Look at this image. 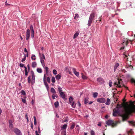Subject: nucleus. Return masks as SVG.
I'll use <instances>...</instances> for the list:
<instances>
[{
  "mask_svg": "<svg viewBox=\"0 0 135 135\" xmlns=\"http://www.w3.org/2000/svg\"><path fill=\"white\" fill-rule=\"evenodd\" d=\"M13 132L17 135H22L20 130L17 128L14 129Z\"/></svg>",
  "mask_w": 135,
  "mask_h": 135,
  "instance_id": "nucleus-5",
  "label": "nucleus"
},
{
  "mask_svg": "<svg viewBox=\"0 0 135 135\" xmlns=\"http://www.w3.org/2000/svg\"><path fill=\"white\" fill-rule=\"evenodd\" d=\"M51 93H53V94H55L56 93V92L55 91V90L53 88H51Z\"/></svg>",
  "mask_w": 135,
  "mask_h": 135,
  "instance_id": "nucleus-19",
  "label": "nucleus"
},
{
  "mask_svg": "<svg viewBox=\"0 0 135 135\" xmlns=\"http://www.w3.org/2000/svg\"><path fill=\"white\" fill-rule=\"evenodd\" d=\"M129 42L128 40H126V41H124L122 43V45L123 46V47H122L120 49V50H123L124 49V46L125 45L126 46H127Z\"/></svg>",
  "mask_w": 135,
  "mask_h": 135,
  "instance_id": "nucleus-7",
  "label": "nucleus"
},
{
  "mask_svg": "<svg viewBox=\"0 0 135 135\" xmlns=\"http://www.w3.org/2000/svg\"><path fill=\"white\" fill-rule=\"evenodd\" d=\"M37 71L38 73H41L42 72L41 69H40V68H38L37 69Z\"/></svg>",
  "mask_w": 135,
  "mask_h": 135,
  "instance_id": "nucleus-31",
  "label": "nucleus"
},
{
  "mask_svg": "<svg viewBox=\"0 0 135 135\" xmlns=\"http://www.w3.org/2000/svg\"><path fill=\"white\" fill-rule=\"evenodd\" d=\"M79 16V15L78 14H75V16L74 17V18L75 20L76 19V18L78 17Z\"/></svg>",
  "mask_w": 135,
  "mask_h": 135,
  "instance_id": "nucleus-45",
  "label": "nucleus"
},
{
  "mask_svg": "<svg viewBox=\"0 0 135 135\" xmlns=\"http://www.w3.org/2000/svg\"><path fill=\"white\" fill-rule=\"evenodd\" d=\"M79 31H77L76 33H75L74 34V36H73V39H75V38L76 37H77L78 36V35L79 34Z\"/></svg>",
  "mask_w": 135,
  "mask_h": 135,
  "instance_id": "nucleus-15",
  "label": "nucleus"
},
{
  "mask_svg": "<svg viewBox=\"0 0 135 135\" xmlns=\"http://www.w3.org/2000/svg\"><path fill=\"white\" fill-rule=\"evenodd\" d=\"M25 118H27V122H28V116H27V115H26L25 117Z\"/></svg>",
  "mask_w": 135,
  "mask_h": 135,
  "instance_id": "nucleus-60",
  "label": "nucleus"
},
{
  "mask_svg": "<svg viewBox=\"0 0 135 135\" xmlns=\"http://www.w3.org/2000/svg\"><path fill=\"white\" fill-rule=\"evenodd\" d=\"M24 52H26L27 53H28V51H27V50L26 49V48H25L24 49Z\"/></svg>",
  "mask_w": 135,
  "mask_h": 135,
  "instance_id": "nucleus-59",
  "label": "nucleus"
},
{
  "mask_svg": "<svg viewBox=\"0 0 135 135\" xmlns=\"http://www.w3.org/2000/svg\"><path fill=\"white\" fill-rule=\"evenodd\" d=\"M27 68L28 72H29L30 70V66L29 64L27 65Z\"/></svg>",
  "mask_w": 135,
  "mask_h": 135,
  "instance_id": "nucleus-54",
  "label": "nucleus"
},
{
  "mask_svg": "<svg viewBox=\"0 0 135 135\" xmlns=\"http://www.w3.org/2000/svg\"><path fill=\"white\" fill-rule=\"evenodd\" d=\"M31 59L32 60H35L36 59L35 55H32L31 56Z\"/></svg>",
  "mask_w": 135,
  "mask_h": 135,
  "instance_id": "nucleus-27",
  "label": "nucleus"
},
{
  "mask_svg": "<svg viewBox=\"0 0 135 135\" xmlns=\"http://www.w3.org/2000/svg\"><path fill=\"white\" fill-rule=\"evenodd\" d=\"M114 84L115 85H117V86L119 88H120L121 87V86L120 85H118L119 84H118V81H117L115 82L114 83Z\"/></svg>",
  "mask_w": 135,
  "mask_h": 135,
  "instance_id": "nucleus-28",
  "label": "nucleus"
},
{
  "mask_svg": "<svg viewBox=\"0 0 135 135\" xmlns=\"http://www.w3.org/2000/svg\"><path fill=\"white\" fill-rule=\"evenodd\" d=\"M40 54L41 55V57H42L43 58V59H44L45 60V56L44 55V54Z\"/></svg>",
  "mask_w": 135,
  "mask_h": 135,
  "instance_id": "nucleus-50",
  "label": "nucleus"
},
{
  "mask_svg": "<svg viewBox=\"0 0 135 135\" xmlns=\"http://www.w3.org/2000/svg\"><path fill=\"white\" fill-rule=\"evenodd\" d=\"M39 55L40 58V61L42 65H43V67H44V66H45V65L44 64V59L41 57V55L40 54V53L39 54Z\"/></svg>",
  "mask_w": 135,
  "mask_h": 135,
  "instance_id": "nucleus-13",
  "label": "nucleus"
},
{
  "mask_svg": "<svg viewBox=\"0 0 135 135\" xmlns=\"http://www.w3.org/2000/svg\"><path fill=\"white\" fill-rule=\"evenodd\" d=\"M82 78L84 79H87V77L85 75H82Z\"/></svg>",
  "mask_w": 135,
  "mask_h": 135,
  "instance_id": "nucleus-52",
  "label": "nucleus"
},
{
  "mask_svg": "<svg viewBox=\"0 0 135 135\" xmlns=\"http://www.w3.org/2000/svg\"><path fill=\"white\" fill-rule=\"evenodd\" d=\"M13 125L12 124H9V127L10 129H12L13 128Z\"/></svg>",
  "mask_w": 135,
  "mask_h": 135,
  "instance_id": "nucleus-56",
  "label": "nucleus"
},
{
  "mask_svg": "<svg viewBox=\"0 0 135 135\" xmlns=\"http://www.w3.org/2000/svg\"><path fill=\"white\" fill-rule=\"evenodd\" d=\"M26 56L25 55V56L24 57V58L23 59H22V62H23L24 61H25L26 59Z\"/></svg>",
  "mask_w": 135,
  "mask_h": 135,
  "instance_id": "nucleus-46",
  "label": "nucleus"
},
{
  "mask_svg": "<svg viewBox=\"0 0 135 135\" xmlns=\"http://www.w3.org/2000/svg\"><path fill=\"white\" fill-rule=\"evenodd\" d=\"M55 77L56 80H59L60 79L61 76L59 74H58L56 75Z\"/></svg>",
  "mask_w": 135,
  "mask_h": 135,
  "instance_id": "nucleus-26",
  "label": "nucleus"
},
{
  "mask_svg": "<svg viewBox=\"0 0 135 135\" xmlns=\"http://www.w3.org/2000/svg\"><path fill=\"white\" fill-rule=\"evenodd\" d=\"M37 66V63L35 61L32 62V66L33 68H35Z\"/></svg>",
  "mask_w": 135,
  "mask_h": 135,
  "instance_id": "nucleus-22",
  "label": "nucleus"
},
{
  "mask_svg": "<svg viewBox=\"0 0 135 135\" xmlns=\"http://www.w3.org/2000/svg\"><path fill=\"white\" fill-rule=\"evenodd\" d=\"M74 102H73L71 104V106L73 108H74L75 107V106L76 105V104L74 105Z\"/></svg>",
  "mask_w": 135,
  "mask_h": 135,
  "instance_id": "nucleus-37",
  "label": "nucleus"
},
{
  "mask_svg": "<svg viewBox=\"0 0 135 135\" xmlns=\"http://www.w3.org/2000/svg\"><path fill=\"white\" fill-rule=\"evenodd\" d=\"M53 72L54 75H56L57 74V71L55 70H54L53 71Z\"/></svg>",
  "mask_w": 135,
  "mask_h": 135,
  "instance_id": "nucleus-48",
  "label": "nucleus"
},
{
  "mask_svg": "<svg viewBox=\"0 0 135 135\" xmlns=\"http://www.w3.org/2000/svg\"><path fill=\"white\" fill-rule=\"evenodd\" d=\"M52 98L53 99H55V94H53L52 95Z\"/></svg>",
  "mask_w": 135,
  "mask_h": 135,
  "instance_id": "nucleus-58",
  "label": "nucleus"
},
{
  "mask_svg": "<svg viewBox=\"0 0 135 135\" xmlns=\"http://www.w3.org/2000/svg\"><path fill=\"white\" fill-rule=\"evenodd\" d=\"M131 82L132 83H134L135 85V80L133 78H132L131 79ZM134 97L135 98V94L134 95Z\"/></svg>",
  "mask_w": 135,
  "mask_h": 135,
  "instance_id": "nucleus-34",
  "label": "nucleus"
},
{
  "mask_svg": "<svg viewBox=\"0 0 135 135\" xmlns=\"http://www.w3.org/2000/svg\"><path fill=\"white\" fill-rule=\"evenodd\" d=\"M122 81L121 79L119 80V79H118V83L119 84H122Z\"/></svg>",
  "mask_w": 135,
  "mask_h": 135,
  "instance_id": "nucleus-36",
  "label": "nucleus"
},
{
  "mask_svg": "<svg viewBox=\"0 0 135 135\" xmlns=\"http://www.w3.org/2000/svg\"><path fill=\"white\" fill-rule=\"evenodd\" d=\"M97 101L98 103H105L106 99L103 98H99L97 99Z\"/></svg>",
  "mask_w": 135,
  "mask_h": 135,
  "instance_id": "nucleus-6",
  "label": "nucleus"
},
{
  "mask_svg": "<svg viewBox=\"0 0 135 135\" xmlns=\"http://www.w3.org/2000/svg\"><path fill=\"white\" fill-rule=\"evenodd\" d=\"M59 103L58 101H57L54 103V105L56 108H57L59 106Z\"/></svg>",
  "mask_w": 135,
  "mask_h": 135,
  "instance_id": "nucleus-23",
  "label": "nucleus"
},
{
  "mask_svg": "<svg viewBox=\"0 0 135 135\" xmlns=\"http://www.w3.org/2000/svg\"><path fill=\"white\" fill-rule=\"evenodd\" d=\"M119 64L118 63H116L114 67V71H115L117 69V68L119 66Z\"/></svg>",
  "mask_w": 135,
  "mask_h": 135,
  "instance_id": "nucleus-20",
  "label": "nucleus"
},
{
  "mask_svg": "<svg viewBox=\"0 0 135 135\" xmlns=\"http://www.w3.org/2000/svg\"><path fill=\"white\" fill-rule=\"evenodd\" d=\"M110 103V100L108 98L107 100V102L105 103V104L107 105H109Z\"/></svg>",
  "mask_w": 135,
  "mask_h": 135,
  "instance_id": "nucleus-18",
  "label": "nucleus"
},
{
  "mask_svg": "<svg viewBox=\"0 0 135 135\" xmlns=\"http://www.w3.org/2000/svg\"><path fill=\"white\" fill-rule=\"evenodd\" d=\"M21 93L22 94L24 95H26V93L25 91L23 90H22L21 91Z\"/></svg>",
  "mask_w": 135,
  "mask_h": 135,
  "instance_id": "nucleus-38",
  "label": "nucleus"
},
{
  "mask_svg": "<svg viewBox=\"0 0 135 135\" xmlns=\"http://www.w3.org/2000/svg\"><path fill=\"white\" fill-rule=\"evenodd\" d=\"M98 125L99 126H101V123H99L98 124Z\"/></svg>",
  "mask_w": 135,
  "mask_h": 135,
  "instance_id": "nucleus-61",
  "label": "nucleus"
},
{
  "mask_svg": "<svg viewBox=\"0 0 135 135\" xmlns=\"http://www.w3.org/2000/svg\"><path fill=\"white\" fill-rule=\"evenodd\" d=\"M73 70L74 73L76 76H79V72L76 71V69H75V68H73Z\"/></svg>",
  "mask_w": 135,
  "mask_h": 135,
  "instance_id": "nucleus-14",
  "label": "nucleus"
},
{
  "mask_svg": "<svg viewBox=\"0 0 135 135\" xmlns=\"http://www.w3.org/2000/svg\"><path fill=\"white\" fill-rule=\"evenodd\" d=\"M26 40H28L30 36V31L29 29H27L26 32Z\"/></svg>",
  "mask_w": 135,
  "mask_h": 135,
  "instance_id": "nucleus-11",
  "label": "nucleus"
},
{
  "mask_svg": "<svg viewBox=\"0 0 135 135\" xmlns=\"http://www.w3.org/2000/svg\"><path fill=\"white\" fill-rule=\"evenodd\" d=\"M114 84L115 85H117V86L119 88H120L121 87V86L120 85H118L119 84H118V81H117L115 82L114 83Z\"/></svg>",
  "mask_w": 135,
  "mask_h": 135,
  "instance_id": "nucleus-29",
  "label": "nucleus"
},
{
  "mask_svg": "<svg viewBox=\"0 0 135 135\" xmlns=\"http://www.w3.org/2000/svg\"><path fill=\"white\" fill-rule=\"evenodd\" d=\"M117 123L116 122H114L113 120H108L107 122V124L108 126H111L112 127L115 126L117 125Z\"/></svg>",
  "mask_w": 135,
  "mask_h": 135,
  "instance_id": "nucleus-3",
  "label": "nucleus"
},
{
  "mask_svg": "<svg viewBox=\"0 0 135 135\" xmlns=\"http://www.w3.org/2000/svg\"><path fill=\"white\" fill-rule=\"evenodd\" d=\"M31 75L32 77L31 83L32 84H33L35 81V75L33 71L32 70L31 71Z\"/></svg>",
  "mask_w": 135,
  "mask_h": 135,
  "instance_id": "nucleus-4",
  "label": "nucleus"
},
{
  "mask_svg": "<svg viewBox=\"0 0 135 135\" xmlns=\"http://www.w3.org/2000/svg\"><path fill=\"white\" fill-rule=\"evenodd\" d=\"M69 101L70 103H71L73 102V98L71 97H70L69 98Z\"/></svg>",
  "mask_w": 135,
  "mask_h": 135,
  "instance_id": "nucleus-41",
  "label": "nucleus"
},
{
  "mask_svg": "<svg viewBox=\"0 0 135 135\" xmlns=\"http://www.w3.org/2000/svg\"><path fill=\"white\" fill-rule=\"evenodd\" d=\"M51 81L53 83H54L55 82V79L54 77H52Z\"/></svg>",
  "mask_w": 135,
  "mask_h": 135,
  "instance_id": "nucleus-42",
  "label": "nucleus"
},
{
  "mask_svg": "<svg viewBox=\"0 0 135 135\" xmlns=\"http://www.w3.org/2000/svg\"><path fill=\"white\" fill-rule=\"evenodd\" d=\"M45 69L46 71V74H47L49 72V68L47 67H45Z\"/></svg>",
  "mask_w": 135,
  "mask_h": 135,
  "instance_id": "nucleus-40",
  "label": "nucleus"
},
{
  "mask_svg": "<svg viewBox=\"0 0 135 135\" xmlns=\"http://www.w3.org/2000/svg\"><path fill=\"white\" fill-rule=\"evenodd\" d=\"M5 5H10V4L8 3L7 2H6L5 3Z\"/></svg>",
  "mask_w": 135,
  "mask_h": 135,
  "instance_id": "nucleus-62",
  "label": "nucleus"
},
{
  "mask_svg": "<svg viewBox=\"0 0 135 135\" xmlns=\"http://www.w3.org/2000/svg\"><path fill=\"white\" fill-rule=\"evenodd\" d=\"M35 133L36 134V135H39V134L38 133V131H35Z\"/></svg>",
  "mask_w": 135,
  "mask_h": 135,
  "instance_id": "nucleus-64",
  "label": "nucleus"
},
{
  "mask_svg": "<svg viewBox=\"0 0 135 135\" xmlns=\"http://www.w3.org/2000/svg\"><path fill=\"white\" fill-rule=\"evenodd\" d=\"M33 119H34V124L35 125H36L37 124V123L36 121V118L34 116L33 117Z\"/></svg>",
  "mask_w": 135,
  "mask_h": 135,
  "instance_id": "nucleus-32",
  "label": "nucleus"
},
{
  "mask_svg": "<svg viewBox=\"0 0 135 135\" xmlns=\"http://www.w3.org/2000/svg\"><path fill=\"white\" fill-rule=\"evenodd\" d=\"M75 126V124L74 123H73L70 127V128L71 129H73Z\"/></svg>",
  "mask_w": 135,
  "mask_h": 135,
  "instance_id": "nucleus-35",
  "label": "nucleus"
},
{
  "mask_svg": "<svg viewBox=\"0 0 135 135\" xmlns=\"http://www.w3.org/2000/svg\"><path fill=\"white\" fill-rule=\"evenodd\" d=\"M60 96L61 97L63 98L64 99L65 98V95L63 92H61L60 93Z\"/></svg>",
  "mask_w": 135,
  "mask_h": 135,
  "instance_id": "nucleus-17",
  "label": "nucleus"
},
{
  "mask_svg": "<svg viewBox=\"0 0 135 135\" xmlns=\"http://www.w3.org/2000/svg\"><path fill=\"white\" fill-rule=\"evenodd\" d=\"M58 91L59 92V93H60L61 92H62V88H61L60 86H58Z\"/></svg>",
  "mask_w": 135,
  "mask_h": 135,
  "instance_id": "nucleus-33",
  "label": "nucleus"
},
{
  "mask_svg": "<svg viewBox=\"0 0 135 135\" xmlns=\"http://www.w3.org/2000/svg\"><path fill=\"white\" fill-rule=\"evenodd\" d=\"M97 17V15L95 13H92L90 15L87 24L88 26L91 25L92 21L94 20L95 19V17Z\"/></svg>",
  "mask_w": 135,
  "mask_h": 135,
  "instance_id": "nucleus-2",
  "label": "nucleus"
},
{
  "mask_svg": "<svg viewBox=\"0 0 135 135\" xmlns=\"http://www.w3.org/2000/svg\"><path fill=\"white\" fill-rule=\"evenodd\" d=\"M9 124L11 125V124H12V122L11 120H10L9 121Z\"/></svg>",
  "mask_w": 135,
  "mask_h": 135,
  "instance_id": "nucleus-57",
  "label": "nucleus"
},
{
  "mask_svg": "<svg viewBox=\"0 0 135 135\" xmlns=\"http://www.w3.org/2000/svg\"><path fill=\"white\" fill-rule=\"evenodd\" d=\"M22 99V101L23 103L26 104V100L25 99H24L22 98H21Z\"/></svg>",
  "mask_w": 135,
  "mask_h": 135,
  "instance_id": "nucleus-44",
  "label": "nucleus"
},
{
  "mask_svg": "<svg viewBox=\"0 0 135 135\" xmlns=\"http://www.w3.org/2000/svg\"><path fill=\"white\" fill-rule=\"evenodd\" d=\"M89 103V101H88V98H85V99L84 102V104H87V103Z\"/></svg>",
  "mask_w": 135,
  "mask_h": 135,
  "instance_id": "nucleus-30",
  "label": "nucleus"
},
{
  "mask_svg": "<svg viewBox=\"0 0 135 135\" xmlns=\"http://www.w3.org/2000/svg\"><path fill=\"white\" fill-rule=\"evenodd\" d=\"M119 112V111L118 109V106H117L116 107V108L114 109L113 110V115H116V114H118Z\"/></svg>",
  "mask_w": 135,
  "mask_h": 135,
  "instance_id": "nucleus-9",
  "label": "nucleus"
},
{
  "mask_svg": "<svg viewBox=\"0 0 135 135\" xmlns=\"http://www.w3.org/2000/svg\"><path fill=\"white\" fill-rule=\"evenodd\" d=\"M46 74H44V78H43V81H46Z\"/></svg>",
  "mask_w": 135,
  "mask_h": 135,
  "instance_id": "nucleus-47",
  "label": "nucleus"
},
{
  "mask_svg": "<svg viewBox=\"0 0 135 135\" xmlns=\"http://www.w3.org/2000/svg\"><path fill=\"white\" fill-rule=\"evenodd\" d=\"M47 81L49 83H50V79L49 78V77H48L47 78Z\"/></svg>",
  "mask_w": 135,
  "mask_h": 135,
  "instance_id": "nucleus-53",
  "label": "nucleus"
},
{
  "mask_svg": "<svg viewBox=\"0 0 135 135\" xmlns=\"http://www.w3.org/2000/svg\"><path fill=\"white\" fill-rule=\"evenodd\" d=\"M67 126V125L65 124H64L62 127V128L63 129H66Z\"/></svg>",
  "mask_w": 135,
  "mask_h": 135,
  "instance_id": "nucleus-39",
  "label": "nucleus"
},
{
  "mask_svg": "<svg viewBox=\"0 0 135 135\" xmlns=\"http://www.w3.org/2000/svg\"><path fill=\"white\" fill-rule=\"evenodd\" d=\"M97 81L99 84H102L104 82V81L103 78L101 77L98 78L97 79Z\"/></svg>",
  "mask_w": 135,
  "mask_h": 135,
  "instance_id": "nucleus-10",
  "label": "nucleus"
},
{
  "mask_svg": "<svg viewBox=\"0 0 135 135\" xmlns=\"http://www.w3.org/2000/svg\"><path fill=\"white\" fill-rule=\"evenodd\" d=\"M24 65L20 63V66L21 67H22L23 66L24 67V66H25Z\"/></svg>",
  "mask_w": 135,
  "mask_h": 135,
  "instance_id": "nucleus-55",
  "label": "nucleus"
},
{
  "mask_svg": "<svg viewBox=\"0 0 135 135\" xmlns=\"http://www.w3.org/2000/svg\"><path fill=\"white\" fill-rule=\"evenodd\" d=\"M129 110L128 109H126L124 113L120 115L122 118V121L124 122L126 121L129 118Z\"/></svg>",
  "mask_w": 135,
  "mask_h": 135,
  "instance_id": "nucleus-1",
  "label": "nucleus"
},
{
  "mask_svg": "<svg viewBox=\"0 0 135 135\" xmlns=\"http://www.w3.org/2000/svg\"><path fill=\"white\" fill-rule=\"evenodd\" d=\"M98 95L97 92L94 93L93 94V97L94 98H96Z\"/></svg>",
  "mask_w": 135,
  "mask_h": 135,
  "instance_id": "nucleus-25",
  "label": "nucleus"
},
{
  "mask_svg": "<svg viewBox=\"0 0 135 135\" xmlns=\"http://www.w3.org/2000/svg\"><path fill=\"white\" fill-rule=\"evenodd\" d=\"M91 135H95V132L93 131H91Z\"/></svg>",
  "mask_w": 135,
  "mask_h": 135,
  "instance_id": "nucleus-49",
  "label": "nucleus"
},
{
  "mask_svg": "<svg viewBox=\"0 0 135 135\" xmlns=\"http://www.w3.org/2000/svg\"><path fill=\"white\" fill-rule=\"evenodd\" d=\"M38 133H40V128L39 127H38Z\"/></svg>",
  "mask_w": 135,
  "mask_h": 135,
  "instance_id": "nucleus-63",
  "label": "nucleus"
},
{
  "mask_svg": "<svg viewBox=\"0 0 135 135\" xmlns=\"http://www.w3.org/2000/svg\"><path fill=\"white\" fill-rule=\"evenodd\" d=\"M30 29L31 31V37L32 38H33L34 36V31L33 30V27L32 25H31L30 27Z\"/></svg>",
  "mask_w": 135,
  "mask_h": 135,
  "instance_id": "nucleus-8",
  "label": "nucleus"
},
{
  "mask_svg": "<svg viewBox=\"0 0 135 135\" xmlns=\"http://www.w3.org/2000/svg\"><path fill=\"white\" fill-rule=\"evenodd\" d=\"M130 104L132 106L131 108L133 109L134 111H135V101L132 102L130 101Z\"/></svg>",
  "mask_w": 135,
  "mask_h": 135,
  "instance_id": "nucleus-12",
  "label": "nucleus"
},
{
  "mask_svg": "<svg viewBox=\"0 0 135 135\" xmlns=\"http://www.w3.org/2000/svg\"><path fill=\"white\" fill-rule=\"evenodd\" d=\"M61 134L62 135H66V131H64L61 132Z\"/></svg>",
  "mask_w": 135,
  "mask_h": 135,
  "instance_id": "nucleus-51",
  "label": "nucleus"
},
{
  "mask_svg": "<svg viewBox=\"0 0 135 135\" xmlns=\"http://www.w3.org/2000/svg\"><path fill=\"white\" fill-rule=\"evenodd\" d=\"M112 83L111 82V81L110 80L109 82V85L110 87H111L112 86Z\"/></svg>",
  "mask_w": 135,
  "mask_h": 135,
  "instance_id": "nucleus-43",
  "label": "nucleus"
},
{
  "mask_svg": "<svg viewBox=\"0 0 135 135\" xmlns=\"http://www.w3.org/2000/svg\"><path fill=\"white\" fill-rule=\"evenodd\" d=\"M31 75H30L28 78L27 79V81L29 83H30L31 82Z\"/></svg>",
  "mask_w": 135,
  "mask_h": 135,
  "instance_id": "nucleus-24",
  "label": "nucleus"
},
{
  "mask_svg": "<svg viewBox=\"0 0 135 135\" xmlns=\"http://www.w3.org/2000/svg\"><path fill=\"white\" fill-rule=\"evenodd\" d=\"M44 84L45 85L46 87V88H47V90H48L49 89V86H48V85L47 83L46 82V81H44Z\"/></svg>",
  "mask_w": 135,
  "mask_h": 135,
  "instance_id": "nucleus-21",
  "label": "nucleus"
},
{
  "mask_svg": "<svg viewBox=\"0 0 135 135\" xmlns=\"http://www.w3.org/2000/svg\"><path fill=\"white\" fill-rule=\"evenodd\" d=\"M24 68H25V75L26 76H27L28 75V73L29 72H28V71H27V68L26 66H24Z\"/></svg>",
  "mask_w": 135,
  "mask_h": 135,
  "instance_id": "nucleus-16",
  "label": "nucleus"
}]
</instances>
